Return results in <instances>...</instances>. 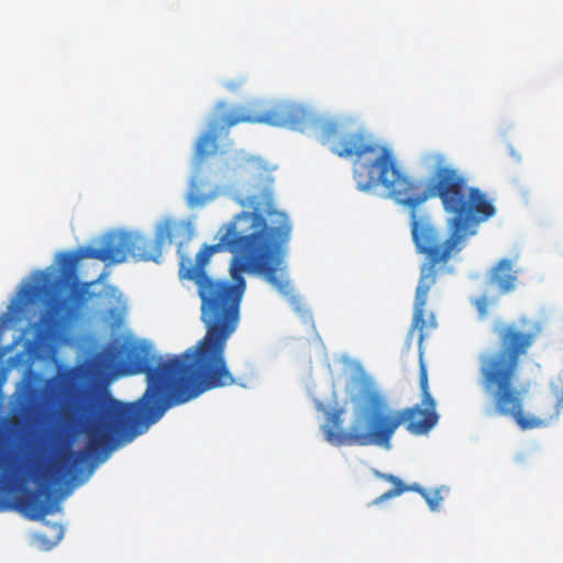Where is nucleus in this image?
Here are the masks:
<instances>
[{
  "mask_svg": "<svg viewBox=\"0 0 563 563\" xmlns=\"http://www.w3.org/2000/svg\"><path fill=\"white\" fill-rule=\"evenodd\" d=\"M238 167L251 181L239 203L251 211L222 225L218 243L203 244L195 258L181 251L192 229L176 219L161 222L154 239L113 230L73 251L74 322L118 301V289L102 284L100 262L119 264L132 257L158 263L163 246L180 240L178 276L197 286L207 330L180 354L164 357L151 345L125 342L115 353L104 347L73 365V444L82 445L73 450V486L85 484L114 450L146 432L170 407L235 384L224 352L240 321L244 273L289 294L284 258L291 223L275 208L272 169L254 156L242 157Z\"/></svg>",
  "mask_w": 563,
  "mask_h": 563,
  "instance_id": "nucleus-1",
  "label": "nucleus"
},
{
  "mask_svg": "<svg viewBox=\"0 0 563 563\" xmlns=\"http://www.w3.org/2000/svg\"><path fill=\"white\" fill-rule=\"evenodd\" d=\"M242 122L266 123L300 132L316 129L320 142L331 144L334 154L356 157L353 173L360 190L380 184L389 197L410 210L412 241L417 252L424 255L417 286L419 307L423 303L426 290L445 271L451 256L477 233L481 223L496 214L488 196L481 188L470 186L466 174L449 163L444 155L430 153L424 156V163L431 169L427 185L402 173L390 150L372 141L364 131L344 133L335 141L340 131L335 121L318 117L300 104L284 101L255 115L246 113L243 107L230 108L225 102L216 106L208 132L196 144V170L189 190L191 206L201 205L207 199L202 191L207 181L200 173V164L217 152L218 137L227 136L232 126Z\"/></svg>",
  "mask_w": 563,
  "mask_h": 563,
  "instance_id": "nucleus-2",
  "label": "nucleus"
},
{
  "mask_svg": "<svg viewBox=\"0 0 563 563\" xmlns=\"http://www.w3.org/2000/svg\"><path fill=\"white\" fill-rule=\"evenodd\" d=\"M432 286L426 290L423 303L419 307L418 297L415 296V308L411 327L408 333V342L412 340L413 332L419 331V385L421 390V408L416 405L402 410L390 408L388 400L378 393H371L363 404L355 410L347 428H343L345 410L334 408L327 412L322 431L325 440L334 446H371L376 445L390 449L391 439L401 424L415 435L428 433L438 422L435 400L430 394L427 365L423 361L422 343L424 330L435 327L434 316L429 321L424 320L428 294Z\"/></svg>",
  "mask_w": 563,
  "mask_h": 563,
  "instance_id": "nucleus-3",
  "label": "nucleus"
},
{
  "mask_svg": "<svg viewBox=\"0 0 563 563\" xmlns=\"http://www.w3.org/2000/svg\"><path fill=\"white\" fill-rule=\"evenodd\" d=\"M60 459L23 461L8 445H0V510L15 509L38 520L56 512L70 489V367L62 375Z\"/></svg>",
  "mask_w": 563,
  "mask_h": 563,
  "instance_id": "nucleus-4",
  "label": "nucleus"
},
{
  "mask_svg": "<svg viewBox=\"0 0 563 563\" xmlns=\"http://www.w3.org/2000/svg\"><path fill=\"white\" fill-rule=\"evenodd\" d=\"M543 329L539 320L522 317L519 322L498 323L494 332L498 347L487 350L478 356L479 384L493 401L487 416L511 417L522 430L545 427L560 415L563 391L558 396L555 412L548 418L525 416V395L529 386L519 384L521 360L526 356Z\"/></svg>",
  "mask_w": 563,
  "mask_h": 563,
  "instance_id": "nucleus-5",
  "label": "nucleus"
},
{
  "mask_svg": "<svg viewBox=\"0 0 563 563\" xmlns=\"http://www.w3.org/2000/svg\"><path fill=\"white\" fill-rule=\"evenodd\" d=\"M59 267H47L32 275L24 285L11 310L22 316L29 307L41 308L34 328V341L38 347L51 350L70 343V251L56 257Z\"/></svg>",
  "mask_w": 563,
  "mask_h": 563,
  "instance_id": "nucleus-6",
  "label": "nucleus"
},
{
  "mask_svg": "<svg viewBox=\"0 0 563 563\" xmlns=\"http://www.w3.org/2000/svg\"><path fill=\"white\" fill-rule=\"evenodd\" d=\"M518 275L515 261L503 258L492 268L488 280L500 294H508L517 288Z\"/></svg>",
  "mask_w": 563,
  "mask_h": 563,
  "instance_id": "nucleus-7",
  "label": "nucleus"
},
{
  "mask_svg": "<svg viewBox=\"0 0 563 563\" xmlns=\"http://www.w3.org/2000/svg\"><path fill=\"white\" fill-rule=\"evenodd\" d=\"M380 477L383 479L391 483L394 485V487L391 489H389L388 492L384 493L383 495H380L379 497H377L374 500V504H380L387 499L399 496L409 489H415V487L406 486L400 478H398L397 476H394L391 474H383V475H380ZM416 490L419 492L423 496V498L426 499V501L429 505L431 510H437L439 508L441 501L443 500V497L441 496L439 490L429 493L424 488H420V487H417Z\"/></svg>",
  "mask_w": 563,
  "mask_h": 563,
  "instance_id": "nucleus-8",
  "label": "nucleus"
},
{
  "mask_svg": "<svg viewBox=\"0 0 563 563\" xmlns=\"http://www.w3.org/2000/svg\"><path fill=\"white\" fill-rule=\"evenodd\" d=\"M475 306L482 317H485L487 314L488 299L486 296L477 298L475 300Z\"/></svg>",
  "mask_w": 563,
  "mask_h": 563,
  "instance_id": "nucleus-9",
  "label": "nucleus"
}]
</instances>
